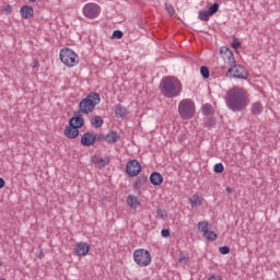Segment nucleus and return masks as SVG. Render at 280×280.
<instances>
[{
	"label": "nucleus",
	"instance_id": "obj_15",
	"mask_svg": "<svg viewBox=\"0 0 280 280\" xmlns=\"http://www.w3.org/2000/svg\"><path fill=\"white\" fill-rule=\"evenodd\" d=\"M20 14L22 19H34V8L31 5L24 4L20 9Z\"/></svg>",
	"mask_w": 280,
	"mask_h": 280
},
{
	"label": "nucleus",
	"instance_id": "obj_26",
	"mask_svg": "<svg viewBox=\"0 0 280 280\" xmlns=\"http://www.w3.org/2000/svg\"><path fill=\"white\" fill-rule=\"evenodd\" d=\"M218 10H220V3L214 2L212 5L209 7L208 14H210V16H213V14L218 12Z\"/></svg>",
	"mask_w": 280,
	"mask_h": 280
},
{
	"label": "nucleus",
	"instance_id": "obj_18",
	"mask_svg": "<svg viewBox=\"0 0 280 280\" xmlns=\"http://www.w3.org/2000/svg\"><path fill=\"white\" fill-rule=\"evenodd\" d=\"M120 137L117 131H110L106 135V141L107 143H117L119 141Z\"/></svg>",
	"mask_w": 280,
	"mask_h": 280
},
{
	"label": "nucleus",
	"instance_id": "obj_31",
	"mask_svg": "<svg viewBox=\"0 0 280 280\" xmlns=\"http://www.w3.org/2000/svg\"><path fill=\"white\" fill-rule=\"evenodd\" d=\"M165 10L167 12V14H170V16H174L176 10L174 9V5L172 4H165Z\"/></svg>",
	"mask_w": 280,
	"mask_h": 280
},
{
	"label": "nucleus",
	"instance_id": "obj_25",
	"mask_svg": "<svg viewBox=\"0 0 280 280\" xmlns=\"http://www.w3.org/2000/svg\"><path fill=\"white\" fill-rule=\"evenodd\" d=\"M200 74L202 75L203 80H209L211 72L209 71V67L202 66L200 68Z\"/></svg>",
	"mask_w": 280,
	"mask_h": 280
},
{
	"label": "nucleus",
	"instance_id": "obj_12",
	"mask_svg": "<svg viewBox=\"0 0 280 280\" xmlns=\"http://www.w3.org/2000/svg\"><path fill=\"white\" fill-rule=\"evenodd\" d=\"M91 250V245L86 242H80L74 247V253L78 257H86Z\"/></svg>",
	"mask_w": 280,
	"mask_h": 280
},
{
	"label": "nucleus",
	"instance_id": "obj_27",
	"mask_svg": "<svg viewBox=\"0 0 280 280\" xmlns=\"http://www.w3.org/2000/svg\"><path fill=\"white\" fill-rule=\"evenodd\" d=\"M210 16L211 14L209 13V11L207 10L199 11L198 19H200V21H209Z\"/></svg>",
	"mask_w": 280,
	"mask_h": 280
},
{
	"label": "nucleus",
	"instance_id": "obj_29",
	"mask_svg": "<svg viewBox=\"0 0 280 280\" xmlns=\"http://www.w3.org/2000/svg\"><path fill=\"white\" fill-rule=\"evenodd\" d=\"M213 172L215 174H222V172H224V164L223 163H217L214 166H213Z\"/></svg>",
	"mask_w": 280,
	"mask_h": 280
},
{
	"label": "nucleus",
	"instance_id": "obj_17",
	"mask_svg": "<svg viewBox=\"0 0 280 280\" xmlns=\"http://www.w3.org/2000/svg\"><path fill=\"white\" fill-rule=\"evenodd\" d=\"M149 180H150L151 185L159 187V185H163V175H161V173H159V172H153L150 175Z\"/></svg>",
	"mask_w": 280,
	"mask_h": 280
},
{
	"label": "nucleus",
	"instance_id": "obj_28",
	"mask_svg": "<svg viewBox=\"0 0 280 280\" xmlns=\"http://www.w3.org/2000/svg\"><path fill=\"white\" fill-rule=\"evenodd\" d=\"M202 113H203V115H212L213 114V106H211V104H205L202 106Z\"/></svg>",
	"mask_w": 280,
	"mask_h": 280
},
{
	"label": "nucleus",
	"instance_id": "obj_21",
	"mask_svg": "<svg viewBox=\"0 0 280 280\" xmlns=\"http://www.w3.org/2000/svg\"><path fill=\"white\" fill-rule=\"evenodd\" d=\"M91 126H93V128H102V126H104V119L102 116H94L91 119Z\"/></svg>",
	"mask_w": 280,
	"mask_h": 280
},
{
	"label": "nucleus",
	"instance_id": "obj_22",
	"mask_svg": "<svg viewBox=\"0 0 280 280\" xmlns=\"http://www.w3.org/2000/svg\"><path fill=\"white\" fill-rule=\"evenodd\" d=\"M264 113V105L259 102H256L252 105V114L261 115Z\"/></svg>",
	"mask_w": 280,
	"mask_h": 280
},
{
	"label": "nucleus",
	"instance_id": "obj_8",
	"mask_svg": "<svg viewBox=\"0 0 280 280\" xmlns=\"http://www.w3.org/2000/svg\"><path fill=\"white\" fill-rule=\"evenodd\" d=\"M225 78H235L237 80H248V72L242 65L234 63L229 68L225 73Z\"/></svg>",
	"mask_w": 280,
	"mask_h": 280
},
{
	"label": "nucleus",
	"instance_id": "obj_41",
	"mask_svg": "<svg viewBox=\"0 0 280 280\" xmlns=\"http://www.w3.org/2000/svg\"><path fill=\"white\" fill-rule=\"evenodd\" d=\"M5 12H12V7L10 4L7 5V8H4Z\"/></svg>",
	"mask_w": 280,
	"mask_h": 280
},
{
	"label": "nucleus",
	"instance_id": "obj_40",
	"mask_svg": "<svg viewBox=\"0 0 280 280\" xmlns=\"http://www.w3.org/2000/svg\"><path fill=\"white\" fill-rule=\"evenodd\" d=\"M3 187H5V179L0 177V189H3Z\"/></svg>",
	"mask_w": 280,
	"mask_h": 280
},
{
	"label": "nucleus",
	"instance_id": "obj_34",
	"mask_svg": "<svg viewBox=\"0 0 280 280\" xmlns=\"http://www.w3.org/2000/svg\"><path fill=\"white\" fill-rule=\"evenodd\" d=\"M95 141H106V136L104 133L95 135Z\"/></svg>",
	"mask_w": 280,
	"mask_h": 280
},
{
	"label": "nucleus",
	"instance_id": "obj_1",
	"mask_svg": "<svg viewBox=\"0 0 280 280\" xmlns=\"http://www.w3.org/2000/svg\"><path fill=\"white\" fill-rule=\"evenodd\" d=\"M225 104L233 113H240L248 106V93L243 88L234 86L228 91Z\"/></svg>",
	"mask_w": 280,
	"mask_h": 280
},
{
	"label": "nucleus",
	"instance_id": "obj_4",
	"mask_svg": "<svg viewBox=\"0 0 280 280\" xmlns=\"http://www.w3.org/2000/svg\"><path fill=\"white\" fill-rule=\"evenodd\" d=\"M100 102H102L100 94L97 92H91L85 98L81 100L78 112L82 115H91Z\"/></svg>",
	"mask_w": 280,
	"mask_h": 280
},
{
	"label": "nucleus",
	"instance_id": "obj_9",
	"mask_svg": "<svg viewBox=\"0 0 280 280\" xmlns=\"http://www.w3.org/2000/svg\"><path fill=\"white\" fill-rule=\"evenodd\" d=\"M101 12L102 8L97 3L90 2L83 7V15L86 19H97Z\"/></svg>",
	"mask_w": 280,
	"mask_h": 280
},
{
	"label": "nucleus",
	"instance_id": "obj_44",
	"mask_svg": "<svg viewBox=\"0 0 280 280\" xmlns=\"http://www.w3.org/2000/svg\"><path fill=\"white\" fill-rule=\"evenodd\" d=\"M1 266H3V262L0 260V268H1Z\"/></svg>",
	"mask_w": 280,
	"mask_h": 280
},
{
	"label": "nucleus",
	"instance_id": "obj_36",
	"mask_svg": "<svg viewBox=\"0 0 280 280\" xmlns=\"http://www.w3.org/2000/svg\"><path fill=\"white\" fill-rule=\"evenodd\" d=\"M156 215H159V218H164V217H165V210H163V209H158V210H156Z\"/></svg>",
	"mask_w": 280,
	"mask_h": 280
},
{
	"label": "nucleus",
	"instance_id": "obj_3",
	"mask_svg": "<svg viewBox=\"0 0 280 280\" xmlns=\"http://www.w3.org/2000/svg\"><path fill=\"white\" fill-rule=\"evenodd\" d=\"M84 126V118H82V113L74 112L73 117L69 119V126L63 130V135L68 139H78L80 137V128Z\"/></svg>",
	"mask_w": 280,
	"mask_h": 280
},
{
	"label": "nucleus",
	"instance_id": "obj_38",
	"mask_svg": "<svg viewBox=\"0 0 280 280\" xmlns=\"http://www.w3.org/2000/svg\"><path fill=\"white\" fill-rule=\"evenodd\" d=\"M208 280H222L220 276L212 275L208 278Z\"/></svg>",
	"mask_w": 280,
	"mask_h": 280
},
{
	"label": "nucleus",
	"instance_id": "obj_23",
	"mask_svg": "<svg viewBox=\"0 0 280 280\" xmlns=\"http://www.w3.org/2000/svg\"><path fill=\"white\" fill-rule=\"evenodd\" d=\"M189 203L191 205V207H202V199L200 198L199 195H194L189 199Z\"/></svg>",
	"mask_w": 280,
	"mask_h": 280
},
{
	"label": "nucleus",
	"instance_id": "obj_39",
	"mask_svg": "<svg viewBox=\"0 0 280 280\" xmlns=\"http://www.w3.org/2000/svg\"><path fill=\"white\" fill-rule=\"evenodd\" d=\"M31 67H32L33 69H36V67H38V60H33V61L31 62Z\"/></svg>",
	"mask_w": 280,
	"mask_h": 280
},
{
	"label": "nucleus",
	"instance_id": "obj_16",
	"mask_svg": "<svg viewBox=\"0 0 280 280\" xmlns=\"http://www.w3.org/2000/svg\"><path fill=\"white\" fill-rule=\"evenodd\" d=\"M91 161L94 163V165H98V167H106V165L110 164V158L108 156L100 158L94 155L92 156Z\"/></svg>",
	"mask_w": 280,
	"mask_h": 280
},
{
	"label": "nucleus",
	"instance_id": "obj_32",
	"mask_svg": "<svg viewBox=\"0 0 280 280\" xmlns=\"http://www.w3.org/2000/svg\"><path fill=\"white\" fill-rule=\"evenodd\" d=\"M219 253H221V255H229L231 253V248L226 245L221 246L219 248Z\"/></svg>",
	"mask_w": 280,
	"mask_h": 280
},
{
	"label": "nucleus",
	"instance_id": "obj_42",
	"mask_svg": "<svg viewBox=\"0 0 280 280\" xmlns=\"http://www.w3.org/2000/svg\"><path fill=\"white\" fill-rule=\"evenodd\" d=\"M225 191H226L228 194H233V189H232L231 187H228V188L225 189Z\"/></svg>",
	"mask_w": 280,
	"mask_h": 280
},
{
	"label": "nucleus",
	"instance_id": "obj_7",
	"mask_svg": "<svg viewBox=\"0 0 280 280\" xmlns=\"http://www.w3.org/2000/svg\"><path fill=\"white\" fill-rule=\"evenodd\" d=\"M59 58L66 67H75L80 62L78 54L70 48H62L59 52Z\"/></svg>",
	"mask_w": 280,
	"mask_h": 280
},
{
	"label": "nucleus",
	"instance_id": "obj_20",
	"mask_svg": "<svg viewBox=\"0 0 280 280\" xmlns=\"http://www.w3.org/2000/svg\"><path fill=\"white\" fill-rule=\"evenodd\" d=\"M127 205H129L131 209H137V207L141 205V202H139V199L137 197L129 195L127 197Z\"/></svg>",
	"mask_w": 280,
	"mask_h": 280
},
{
	"label": "nucleus",
	"instance_id": "obj_2",
	"mask_svg": "<svg viewBox=\"0 0 280 280\" xmlns=\"http://www.w3.org/2000/svg\"><path fill=\"white\" fill-rule=\"evenodd\" d=\"M161 91L164 97L174 98L183 93V83L176 77H165L161 81Z\"/></svg>",
	"mask_w": 280,
	"mask_h": 280
},
{
	"label": "nucleus",
	"instance_id": "obj_24",
	"mask_svg": "<svg viewBox=\"0 0 280 280\" xmlns=\"http://www.w3.org/2000/svg\"><path fill=\"white\" fill-rule=\"evenodd\" d=\"M115 115L116 117H126V107H124L121 104L116 105Z\"/></svg>",
	"mask_w": 280,
	"mask_h": 280
},
{
	"label": "nucleus",
	"instance_id": "obj_30",
	"mask_svg": "<svg viewBox=\"0 0 280 280\" xmlns=\"http://www.w3.org/2000/svg\"><path fill=\"white\" fill-rule=\"evenodd\" d=\"M112 38H116V40H120V38H124V32L119 30L114 31Z\"/></svg>",
	"mask_w": 280,
	"mask_h": 280
},
{
	"label": "nucleus",
	"instance_id": "obj_5",
	"mask_svg": "<svg viewBox=\"0 0 280 280\" xmlns=\"http://www.w3.org/2000/svg\"><path fill=\"white\" fill-rule=\"evenodd\" d=\"M178 115L182 119H191L196 115V103L191 98H184L178 104Z\"/></svg>",
	"mask_w": 280,
	"mask_h": 280
},
{
	"label": "nucleus",
	"instance_id": "obj_6",
	"mask_svg": "<svg viewBox=\"0 0 280 280\" xmlns=\"http://www.w3.org/2000/svg\"><path fill=\"white\" fill-rule=\"evenodd\" d=\"M133 261L137 266H140V268H145V266L152 264V254H150V250L148 249H136L133 252Z\"/></svg>",
	"mask_w": 280,
	"mask_h": 280
},
{
	"label": "nucleus",
	"instance_id": "obj_19",
	"mask_svg": "<svg viewBox=\"0 0 280 280\" xmlns=\"http://www.w3.org/2000/svg\"><path fill=\"white\" fill-rule=\"evenodd\" d=\"M145 183H148V177L145 175H140L135 184H133V188L135 189H141V187H143V185H145Z\"/></svg>",
	"mask_w": 280,
	"mask_h": 280
},
{
	"label": "nucleus",
	"instance_id": "obj_33",
	"mask_svg": "<svg viewBox=\"0 0 280 280\" xmlns=\"http://www.w3.org/2000/svg\"><path fill=\"white\" fill-rule=\"evenodd\" d=\"M241 46H242V43H240V40H237V38L234 37L232 42L233 49H240Z\"/></svg>",
	"mask_w": 280,
	"mask_h": 280
},
{
	"label": "nucleus",
	"instance_id": "obj_43",
	"mask_svg": "<svg viewBox=\"0 0 280 280\" xmlns=\"http://www.w3.org/2000/svg\"><path fill=\"white\" fill-rule=\"evenodd\" d=\"M32 3H36V0H30Z\"/></svg>",
	"mask_w": 280,
	"mask_h": 280
},
{
	"label": "nucleus",
	"instance_id": "obj_13",
	"mask_svg": "<svg viewBox=\"0 0 280 280\" xmlns=\"http://www.w3.org/2000/svg\"><path fill=\"white\" fill-rule=\"evenodd\" d=\"M95 143V135L91 131H88L81 136V145L89 148Z\"/></svg>",
	"mask_w": 280,
	"mask_h": 280
},
{
	"label": "nucleus",
	"instance_id": "obj_37",
	"mask_svg": "<svg viewBox=\"0 0 280 280\" xmlns=\"http://www.w3.org/2000/svg\"><path fill=\"white\" fill-rule=\"evenodd\" d=\"M161 235H162V237H170V231L167 229H163L161 231Z\"/></svg>",
	"mask_w": 280,
	"mask_h": 280
},
{
	"label": "nucleus",
	"instance_id": "obj_10",
	"mask_svg": "<svg viewBox=\"0 0 280 280\" xmlns=\"http://www.w3.org/2000/svg\"><path fill=\"white\" fill-rule=\"evenodd\" d=\"M198 231L203 233V237H206L208 242H215L218 240V234L214 231L209 230V222L207 221L198 223Z\"/></svg>",
	"mask_w": 280,
	"mask_h": 280
},
{
	"label": "nucleus",
	"instance_id": "obj_14",
	"mask_svg": "<svg viewBox=\"0 0 280 280\" xmlns=\"http://www.w3.org/2000/svg\"><path fill=\"white\" fill-rule=\"evenodd\" d=\"M221 54H223L225 60H228L230 67H233L234 65L237 63V61L235 60V55L233 54V51L226 47L221 48Z\"/></svg>",
	"mask_w": 280,
	"mask_h": 280
},
{
	"label": "nucleus",
	"instance_id": "obj_11",
	"mask_svg": "<svg viewBox=\"0 0 280 280\" xmlns=\"http://www.w3.org/2000/svg\"><path fill=\"white\" fill-rule=\"evenodd\" d=\"M126 173L130 177L139 176L141 173V164L137 160H130L126 165Z\"/></svg>",
	"mask_w": 280,
	"mask_h": 280
},
{
	"label": "nucleus",
	"instance_id": "obj_35",
	"mask_svg": "<svg viewBox=\"0 0 280 280\" xmlns=\"http://www.w3.org/2000/svg\"><path fill=\"white\" fill-rule=\"evenodd\" d=\"M178 261H179V264H187L189 261V258L186 256H180Z\"/></svg>",
	"mask_w": 280,
	"mask_h": 280
}]
</instances>
